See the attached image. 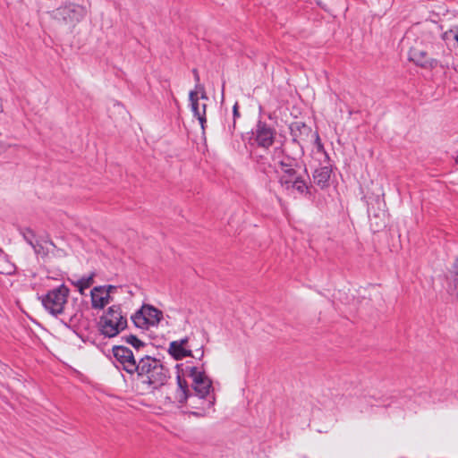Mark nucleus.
Instances as JSON below:
<instances>
[{
  "mask_svg": "<svg viewBox=\"0 0 458 458\" xmlns=\"http://www.w3.org/2000/svg\"><path fill=\"white\" fill-rule=\"evenodd\" d=\"M180 367L181 365L177 364V390L175 393V400L179 403H184L188 400H191V403L189 406L191 408H198L195 405V403L193 402L196 397H198V401L201 402V407L199 411H191V413L196 417H204L206 416V411L204 408V405H207V407L209 409L214 402L213 401H206L205 397L209 394L210 389L212 387V381L211 379L206 376L204 371H200L196 367H191L187 368L189 369V376L192 379V388L195 391V395H192L190 393L188 382L185 380V378L182 377V376L180 373Z\"/></svg>",
  "mask_w": 458,
  "mask_h": 458,
  "instance_id": "nucleus-1",
  "label": "nucleus"
},
{
  "mask_svg": "<svg viewBox=\"0 0 458 458\" xmlns=\"http://www.w3.org/2000/svg\"><path fill=\"white\" fill-rule=\"evenodd\" d=\"M374 218L376 221H374L373 218H370V226L374 232H378L386 226V221L384 219L377 221V216H375Z\"/></svg>",
  "mask_w": 458,
  "mask_h": 458,
  "instance_id": "nucleus-20",
  "label": "nucleus"
},
{
  "mask_svg": "<svg viewBox=\"0 0 458 458\" xmlns=\"http://www.w3.org/2000/svg\"><path fill=\"white\" fill-rule=\"evenodd\" d=\"M21 235L23 237L24 241L30 245L32 246L34 242L38 239L37 237L35 232L30 227H22L19 229Z\"/></svg>",
  "mask_w": 458,
  "mask_h": 458,
  "instance_id": "nucleus-18",
  "label": "nucleus"
},
{
  "mask_svg": "<svg viewBox=\"0 0 458 458\" xmlns=\"http://www.w3.org/2000/svg\"><path fill=\"white\" fill-rule=\"evenodd\" d=\"M301 168L300 160L289 155H284L276 163L278 183L284 191L287 192L296 191L301 195L310 193L309 186L303 174L301 173Z\"/></svg>",
  "mask_w": 458,
  "mask_h": 458,
  "instance_id": "nucleus-3",
  "label": "nucleus"
},
{
  "mask_svg": "<svg viewBox=\"0 0 458 458\" xmlns=\"http://www.w3.org/2000/svg\"><path fill=\"white\" fill-rule=\"evenodd\" d=\"M169 354L176 360H182L184 357L192 356L191 351L187 350L176 342H171L168 348Z\"/></svg>",
  "mask_w": 458,
  "mask_h": 458,
  "instance_id": "nucleus-16",
  "label": "nucleus"
},
{
  "mask_svg": "<svg viewBox=\"0 0 458 458\" xmlns=\"http://www.w3.org/2000/svg\"><path fill=\"white\" fill-rule=\"evenodd\" d=\"M74 318H75V316H71V317L69 318V323H70V324H73Z\"/></svg>",
  "mask_w": 458,
  "mask_h": 458,
  "instance_id": "nucleus-30",
  "label": "nucleus"
},
{
  "mask_svg": "<svg viewBox=\"0 0 458 458\" xmlns=\"http://www.w3.org/2000/svg\"><path fill=\"white\" fill-rule=\"evenodd\" d=\"M290 134L293 143L299 148L300 155L304 153V148L314 143L318 150L323 148L319 135L317 131H313L311 127L302 122H293L290 124Z\"/></svg>",
  "mask_w": 458,
  "mask_h": 458,
  "instance_id": "nucleus-4",
  "label": "nucleus"
},
{
  "mask_svg": "<svg viewBox=\"0 0 458 458\" xmlns=\"http://www.w3.org/2000/svg\"><path fill=\"white\" fill-rule=\"evenodd\" d=\"M86 15V9L79 4H69L54 11V17L64 23L79 22Z\"/></svg>",
  "mask_w": 458,
  "mask_h": 458,
  "instance_id": "nucleus-8",
  "label": "nucleus"
},
{
  "mask_svg": "<svg viewBox=\"0 0 458 458\" xmlns=\"http://www.w3.org/2000/svg\"><path fill=\"white\" fill-rule=\"evenodd\" d=\"M408 58L417 66L424 69H434L438 64L437 59L428 57L427 50L421 44H416L410 47Z\"/></svg>",
  "mask_w": 458,
  "mask_h": 458,
  "instance_id": "nucleus-9",
  "label": "nucleus"
},
{
  "mask_svg": "<svg viewBox=\"0 0 458 458\" xmlns=\"http://www.w3.org/2000/svg\"><path fill=\"white\" fill-rule=\"evenodd\" d=\"M19 148L18 145H12V144H7V143H4V142H2L0 140V155L6 152L8 150V148Z\"/></svg>",
  "mask_w": 458,
  "mask_h": 458,
  "instance_id": "nucleus-24",
  "label": "nucleus"
},
{
  "mask_svg": "<svg viewBox=\"0 0 458 458\" xmlns=\"http://www.w3.org/2000/svg\"><path fill=\"white\" fill-rule=\"evenodd\" d=\"M178 344L182 345V347H184V345L188 343V338L185 337V338H182L179 341H175Z\"/></svg>",
  "mask_w": 458,
  "mask_h": 458,
  "instance_id": "nucleus-28",
  "label": "nucleus"
},
{
  "mask_svg": "<svg viewBox=\"0 0 458 458\" xmlns=\"http://www.w3.org/2000/svg\"><path fill=\"white\" fill-rule=\"evenodd\" d=\"M99 327L101 333L107 337L116 336L127 327V318L123 316L119 305H113L100 318Z\"/></svg>",
  "mask_w": 458,
  "mask_h": 458,
  "instance_id": "nucleus-5",
  "label": "nucleus"
},
{
  "mask_svg": "<svg viewBox=\"0 0 458 458\" xmlns=\"http://www.w3.org/2000/svg\"><path fill=\"white\" fill-rule=\"evenodd\" d=\"M192 72H193V75H194L195 81L197 83H199V72H198L197 69H193Z\"/></svg>",
  "mask_w": 458,
  "mask_h": 458,
  "instance_id": "nucleus-27",
  "label": "nucleus"
},
{
  "mask_svg": "<svg viewBox=\"0 0 458 458\" xmlns=\"http://www.w3.org/2000/svg\"><path fill=\"white\" fill-rule=\"evenodd\" d=\"M189 99L191 102V108L193 113V115L197 117L199 120L202 130L205 129V123H207L206 118V108L207 105L205 103L200 104L199 101V96L197 91H191L189 94Z\"/></svg>",
  "mask_w": 458,
  "mask_h": 458,
  "instance_id": "nucleus-12",
  "label": "nucleus"
},
{
  "mask_svg": "<svg viewBox=\"0 0 458 458\" xmlns=\"http://www.w3.org/2000/svg\"><path fill=\"white\" fill-rule=\"evenodd\" d=\"M95 273H91L89 276H82L74 283V285L78 288L81 293H83L85 289L89 288L94 283Z\"/></svg>",
  "mask_w": 458,
  "mask_h": 458,
  "instance_id": "nucleus-17",
  "label": "nucleus"
},
{
  "mask_svg": "<svg viewBox=\"0 0 458 458\" xmlns=\"http://www.w3.org/2000/svg\"><path fill=\"white\" fill-rule=\"evenodd\" d=\"M52 252L56 257H65V256H67V253H66V251L64 250L57 248L56 246H55V248H53Z\"/></svg>",
  "mask_w": 458,
  "mask_h": 458,
  "instance_id": "nucleus-25",
  "label": "nucleus"
},
{
  "mask_svg": "<svg viewBox=\"0 0 458 458\" xmlns=\"http://www.w3.org/2000/svg\"><path fill=\"white\" fill-rule=\"evenodd\" d=\"M194 91H197L198 94L200 93V97H199V99H206V100H208V96H207V94L205 92L204 87L200 83H196L195 90Z\"/></svg>",
  "mask_w": 458,
  "mask_h": 458,
  "instance_id": "nucleus-22",
  "label": "nucleus"
},
{
  "mask_svg": "<svg viewBox=\"0 0 458 458\" xmlns=\"http://www.w3.org/2000/svg\"><path fill=\"white\" fill-rule=\"evenodd\" d=\"M456 162L458 163V155H457V157H456Z\"/></svg>",
  "mask_w": 458,
  "mask_h": 458,
  "instance_id": "nucleus-32",
  "label": "nucleus"
},
{
  "mask_svg": "<svg viewBox=\"0 0 458 458\" xmlns=\"http://www.w3.org/2000/svg\"><path fill=\"white\" fill-rule=\"evenodd\" d=\"M123 338L125 340L127 344H131L136 350H140L141 347L145 346V344L134 335H130Z\"/></svg>",
  "mask_w": 458,
  "mask_h": 458,
  "instance_id": "nucleus-19",
  "label": "nucleus"
},
{
  "mask_svg": "<svg viewBox=\"0 0 458 458\" xmlns=\"http://www.w3.org/2000/svg\"><path fill=\"white\" fill-rule=\"evenodd\" d=\"M233 119L235 120L236 118L240 117V113H239V106H238V103H235L233 106ZM235 124V121L233 122V125Z\"/></svg>",
  "mask_w": 458,
  "mask_h": 458,
  "instance_id": "nucleus-26",
  "label": "nucleus"
},
{
  "mask_svg": "<svg viewBox=\"0 0 458 458\" xmlns=\"http://www.w3.org/2000/svg\"><path fill=\"white\" fill-rule=\"evenodd\" d=\"M135 373L138 386L143 391L158 389L170 378V371L162 361L148 355L139 359Z\"/></svg>",
  "mask_w": 458,
  "mask_h": 458,
  "instance_id": "nucleus-2",
  "label": "nucleus"
},
{
  "mask_svg": "<svg viewBox=\"0 0 458 458\" xmlns=\"http://www.w3.org/2000/svg\"><path fill=\"white\" fill-rule=\"evenodd\" d=\"M451 274L453 276L454 281L455 283H458V258L454 260L453 264Z\"/></svg>",
  "mask_w": 458,
  "mask_h": 458,
  "instance_id": "nucleus-23",
  "label": "nucleus"
},
{
  "mask_svg": "<svg viewBox=\"0 0 458 458\" xmlns=\"http://www.w3.org/2000/svg\"><path fill=\"white\" fill-rule=\"evenodd\" d=\"M69 294L70 289L63 284L42 295L41 303L51 315L56 317L64 313Z\"/></svg>",
  "mask_w": 458,
  "mask_h": 458,
  "instance_id": "nucleus-6",
  "label": "nucleus"
},
{
  "mask_svg": "<svg viewBox=\"0 0 458 458\" xmlns=\"http://www.w3.org/2000/svg\"><path fill=\"white\" fill-rule=\"evenodd\" d=\"M451 36H453L455 41L458 43V27L452 28L448 31H445L444 34V39H449Z\"/></svg>",
  "mask_w": 458,
  "mask_h": 458,
  "instance_id": "nucleus-21",
  "label": "nucleus"
},
{
  "mask_svg": "<svg viewBox=\"0 0 458 458\" xmlns=\"http://www.w3.org/2000/svg\"><path fill=\"white\" fill-rule=\"evenodd\" d=\"M3 252H4L3 250L0 248V254H2Z\"/></svg>",
  "mask_w": 458,
  "mask_h": 458,
  "instance_id": "nucleus-31",
  "label": "nucleus"
},
{
  "mask_svg": "<svg viewBox=\"0 0 458 458\" xmlns=\"http://www.w3.org/2000/svg\"><path fill=\"white\" fill-rule=\"evenodd\" d=\"M115 289H116V287H115V286H114V285H108V286H106V290H108V291H109V294H110L114 290H115Z\"/></svg>",
  "mask_w": 458,
  "mask_h": 458,
  "instance_id": "nucleus-29",
  "label": "nucleus"
},
{
  "mask_svg": "<svg viewBox=\"0 0 458 458\" xmlns=\"http://www.w3.org/2000/svg\"><path fill=\"white\" fill-rule=\"evenodd\" d=\"M332 169L329 165H324L317 168L313 174V182L320 189H325L329 185V179L331 177Z\"/></svg>",
  "mask_w": 458,
  "mask_h": 458,
  "instance_id": "nucleus-15",
  "label": "nucleus"
},
{
  "mask_svg": "<svg viewBox=\"0 0 458 458\" xmlns=\"http://www.w3.org/2000/svg\"><path fill=\"white\" fill-rule=\"evenodd\" d=\"M91 306L93 309H103L110 302L109 291L106 286H96L91 290Z\"/></svg>",
  "mask_w": 458,
  "mask_h": 458,
  "instance_id": "nucleus-13",
  "label": "nucleus"
},
{
  "mask_svg": "<svg viewBox=\"0 0 458 458\" xmlns=\"http://www.w3.org/2000/svg\"><path fill=\"white\" fill-rule=\"evenodd\" d=\"M47 244H48L52 248H55V244L50 239L47 233L46 235L39 236L38 239L30 247L32 248L34 253L37 256L46 258L51 252L50 249L47 246Z\"/></svg>",
  "mask_w": 458,
  "mask_h": 458,
  "instance_id": "nucleus-14",
  "label": "nucleus"
},
{
  "mask_svg": "<svg viewBox=\"0 0 458 458\" xmlns=\"http://www.w3.org/2000/svg\"><path fill=\"white\" fill-rule=\"evenodd\" d=\"M113 354L123 370L129 374L135 373L138 361L131 349L123 345H115L113 347Z\"/></svg>",
  "mask_w": 458,
  "mask_h": 458,
  "instance_id": "nucleus-10",
  "label": "nucleus"
},
{
  "mask_svg": "<svg viewBox=\"0 0 458 458\" xmlns=\"http://www.w3.org/2000/svg\"><path fill=\"white\" fill-rule=\"evenodd\" d=\"M253 135L258 146L267 149L274 143L276 131L265 122L259 121L253 131Z\"/></svg>",
  "mask_w": 458,
  "mask_h": 458,
  "instance_id": "nucleus-11",
  "label": "nucleus"
},
{
  "mask_svg": "<svg viewBox=\"0 0 458 458\" xmlns=\"http://www.w3.org/2000/svg\"><path fill=\"white\" fill-rule=\"evenodd\" d=\"M163 318L161 310L151 305H143L134 315L131 320L137 327L147 328L149 326H156Z\"/></svg>",
  "mask_w": 458,
  "mask_h": 458,
  "instance_id": "nucleus-7",
  "label": "nucleus"
}]
</instances>
